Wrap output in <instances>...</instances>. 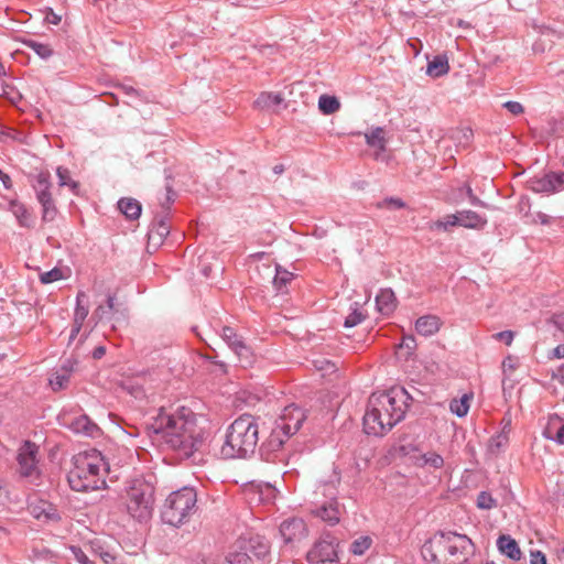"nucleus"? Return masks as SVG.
<instances>
[{
	"label": "nucleus",
	"mask_w": 564,
	"mask_h": 564,
	"mask_svg": "<svg viewBox=\"0 0 564 564\" xmlns=\"http://www.w3.org/2000/svg\"><path fill=\"white\" fill-rule=\"evenodd\" d=\"M150 427L182 456L189 457L202 446L204 432L197 424L196 414L188 408L160 409Z\"/></svg>",
	"instance_id": "1"
},
{
	"label": "nucleus",
	"mask_w": 564,
	"mask_h": 564,
	"mask_svg": "<svg viewBox=\"0 0 564 564\" xmlns=\"http://www.w3.org/2000/svg\"><path fill=\"white\" fill-rule=\"evenodd\" d=\"M408 400L406 391L400 388L371 394L364 416L365 432L375 436L384 435L404 417Z\"/></svg>",
	"instance_id": "2"
},
{
	"label": "nucleus",
	"mask_w": 564,
	"mask_h": 564,
	"mask_svg": "<svg viewBox=\"0 0 564 564\" xmlns=\"http://www.w3.org/2000/svg\"><path fill=\"white\" fill-rule=\"evenodd\" d=\"M474 552V543L456 532H442L426 541L421 550L425 561L437 564H463Z\"/></svg>",
	"instance_id": "3"
},
{
	"label": "nucleus",
	"mask_w": 564,
	"mask_h": 564,
	"mask_svg": "<svg viewBox=\"0 0 564 564\" xmlns=\"http://www.w3.org/2000/svg\"><path fill=\"white\" fill-rule=\"evenodd\" d=\"M74 466L69 470L67 480L75 491H89L106 488L105 475L108 466L102 455L91 449L74 456Z\"/></svg>",
	"instance_id": "4"
},
{
	"label": "nucleus",
	"mask_w": 564,
	"mask_h": 564,
	"mask_svg": "<svg viewBox=\"0 0 564 564\" xmlns=\"http://www.w3.org/2000/svg\"><path fill=\"white\" fill-rule=\"evenodd\" d=\"M259 426L252 415H241L229 426L219 454L225 459L246 458L258 444Z\"/></svg>",
	"instance_id": "5"
},
{
	"label": "nucleus",
	"mask_w": 564,
	"mask_h": 564,
	"mask_svg": "<svg viewBox=\"0 0 564 564\" xmlns=\"http://www.w3.org/2000/svg\"><path fill=\"white\" fill-rule=\"evenodd\" d=\"M124 502L132 518L139 521L148 520L153 512L154 487L141 478L131 480L126 489Z\"/></svg>",
	"instance_id": "6"
},
{
	"label": "nucleus",
	"mask_w": 564,
	"mask_h": 564,
	"mask_svg": "<svg viewBox=\"0 0 564 564\" xmlns=\"http://www.w3.org/2000/svg\"><path fill=\"white\" fill-rule=\"evenodd\" d=\"M197 497L194 489L185 487L172 492L165 500L162 517L171 525L185 523L196 511Z\"/></svg>",
	"instance_id": "7"
},
{
	"label": "nucleus",
	"mask_w": 564,
	"mask_h": 564,
	"mask_svg": "<svg viewBox=\"0 0 564 564\" xmlns=\"http://www.w3.org/2000/svg\"><path fill=\"white\" fill-rule=\"evenodd\" d=\"M305 419L306 415L301 408L294 404L285 406L275 422V427L272 432L273 440L278 441L281 445L284 442L281 436L288 438L294 435L300 430Z\"/></svg>",
	"instance_id": "8"
},
{
	"label": "nucleus",
	"mask_w": 564,
	"mask_h": 564,
	"mask_svg": "<svg viewBox=\"0 0 564 564\" xmlns=\"http://www.w3.org/2000/svg\"><path fill=\"white\" fill-rule=\"evenodd\" d=\"M269 551L268 543L260 538L239 540L227 556L228 564H253L252 556L262 557Z\"/></svg>",
	"instance_id": "9"
},
{
	"label": "nucleus",
	"mask_w": 564,
	"mask_h": 564,
	"mask_svg": "<svg viewBox=\"0 0 564 564\" xmlns=\"http://www.w3.org/2000/svg\"><path fill=\"white\" fill-rule=\"evenodd\" d=\"M39 446L32 442H24L18 451V473L32 484H37L41 478L39 464Z\"/></svg>",
	"instance_id": "10"
},
{
	"label": "nucleus",
	"mask_w": 564,
	"mask_h": 564,
	"mask_svg": "<svg viewBox=\"0 0 564 564\" xmlns=\"http://www.w3.org/2000/svg\"><path fill=\"white\" fill-rule=\"evenodd\" d=\"M410 462L417 468H424L430 471L442 469L445 465L444 457L436 451L429 449L422 452L419 448H413L405 453Z\"/></svg>",
	"instance_id": "11"
},
{
	"label": "nucleus",
	"mask_w": 564,
	"mask_h": 564,
	"mask_svg": "<svg viewBox=\"0 0 564 564\" xmlns=\"http://www.w3.org/2000/svg\"><path fill=\"white\" fill-rule=\"evenodd\" d=\"M280 533L286 544H299L307 538L308 530L302 519L292 518L282 522Z\"/></svg>",
	"instance_id": "12"
},
{
	"label": "nucleus",
	"mask_w": 564,
	"mask_h": 564,
	"mask_svg": "<svg viewBox=\"0 0 564 564\" xmlns=\"http://www.w3.org/2000/svg\"><path fill=\"white\" fill-rule=\"evenodd\" d=\"M28 510L36 520L43 522H55L59 520L57 509L43 499L34 498L30 500Z\"/></svg>",
	"instance_id": "13"
},
{
	"label": "nucleus",
	"mask_w": 564,
	"mask_h": 564,
	"mask_svg": "<svg viewBox=\"0 0 564 564\" xmlns=\"http://www.w3.org/2000/svg\"><path fill=\"white\" fill-rule=\"evenodd\" d=\"M337 554L335 546L332 542L321 541L317 542L313 549L307 553V560L311 563H325L335 561Z\"/></svg>",
	"instance_id": "14"
},
{
	"label": "nucleus",
	"mask_w": 564,
	"mask_h": 564,
	"mask_svg": "<svg viewBox=\"0 0 564 564\" xmlns=\"http://www.w3.org/2000/svg\"><path fill=\"white\" fill-rule=\"evenodd\" d=\"M32 187L35 192L36 199L43 200L52 196V183H51V174L48 171H40L33 176Z\"/></svg>",
	"instance_id": "15"
},
{
	"label": "nucleus",
	"mask_w": 564,
	"mask_h": 564,
	"mask_svg": "<svg viewBox=\"0 0 564 564\" xmlns=\"http://www.w3.org/2000/svg\"><path fill=\"white\" fill-rule=\"evenodd\" d=\"M32 187L35 192L36 199L43 200L52 196V183H51V174L48 171H40L33 176Z\"/></svg>",
	"instance_id": "16"
},
{
	"label": "nucleus",
	"mask_w": 564,
	"mask_h": 564,
	"mask_svg": "<svg viewBox=\"0 0 564 564\" xmlns=\"http://www.w3.org/2000/svg\"><path fill=\"white\" fill-rule=\"evenodd\" d=\"M315 514L328 524L334 525L339 522L341 509L339 503L333 499L317 508Z\"/></svg>",
	"instance_id": "17"
},
{
	"label": "nucleus",
	"mask_w": 564,
	"mask_h": 564,
	"mask_svg": "<svg viewBox=\"0 0 564 564\" xmlns=\"http://www.w3.org/2000/svg\"><path fill=\"white\" fill-rule=\"evenodd\" d=\"M442 327V321L435 315H424L416 319L415 330L417 334L429 337L433 336Z\"/></svg>",
	"instance_id": "18"
},
{
	"label": "nucleus",
	"mask_w": 564,
	"mask_h": 564,
	"mask_svg": "<svg viewBox=\"0 0 564 564\" xmlns=\"http://www.w3.org/2000/svg\"><path fill=\"white\" fill-rule=\"evenodd\" d=\"M459 226L468 229H482L487 219L474 210H460L457 212Z\"/></svg>",
	"instance_id": "19"
},
{
	"label": "nucleus",
	"mask_w": 564,
	"mask_h": 564,
	"mask_svg": "<svg viewBox=\"0 0 564 564\" xmlns=\"http://www.w3.org/2000/svg\"><path fill=\"white\" fill-rule=\"evenodd\" d=\"M378 311L382 314H390L395 308V295L392 290H381L376 297Z\"/></svg>",
	"instance_id": "20"
},
{
	"label": "nucleus",
	"mask_w": 564,
	"mask_h": 564,
	"mask_svg": "<svg viewBox=\"0 0 564 564\" xmlns=\"http://www.w3.org/2000/svg\"><path fill=\"white\" fill-rule=\"evenodd\" d=\"M10 210L15 216L20 226L22 227H32L34 223V218L31 212L20 202L11 200L10 202Z\"/></svg>",
	"instance_id": "21"
},
{
	"label": "nucleus",
	"mask_w": 564,
	"mask_h": 564,
	"mask_svg": "<svg viewBox=\"0 0 564 564\" xmlns=\"http://www.w3.org/2000/svg\"><path fill=\"white\" fill-rule=\"evenodd\" d=\"M449 72L448 58L446 55L435 56L427 64L426 74L431 77L437 78L446 75Z\"/></svg>",
	"instance_id": "22"
},
{
	"label": "nucleus",
	"mask_w": 564,
	"mask_h": 564,
	"mask_svg": "<svg viewBox=\"0 0 564 564\" xmlns=\"http://www.w3.org/2000/svg\"><path fill=\"white\" fill-rule=\"evenodd\" d=\"M498 549L502 554H506L511 560H520L521 557V551L518 546V543L516 540L511 539L508 535H501L498 541Z\"/></svg>",
	"instance_id": "23"
},
{
	"label": "nucleus",
	"mask_w": 564,
	"mask_h": 564,
	"mask_svg": "<svg viewBox=\"0 0 564 564\" xmlns=\"http://www.w3.org/2000/svg\"><path fill=\"white\" fill-rule=\"evenodd\" d=\"M89 312L88 296L84 291H79L76 296V307L74 312V322L83 325Z\"/></svg>",
	"instance_id": "24"
},
{
	"label": "nucleus",
	"mask_w": 564,
	"mask_h": 564,
	"mask_svg": "<svg viewBox=\"0 0 564 564\" xmlns=\"http://www.w3.org/2000/svg\"><path fill=\"white\" fill-rule=\"evenodd\" d=\"M473 398V393H465L458 399H453L449 403L451 412L458 417L465 416L469 411Z\"/></svg>",
	"instance_id": "25"
},
{
	"label": "nucleus",
	"mask_w": 564,
	"mask_h": 564,
	"mask_svg": "<svg viewBox=\"0 0 564 564\" xmlns=\"http://www.w3.org/2000/svg\"><path fill=\"white\" fill-rule=\"evenodd\" d=\"M118 207L129 219H137L141 214V204L133 198H121L118 202Z\"/></svg>",
	"instance_id": "26"
},
{
	"label": "nucleus",
	"mask_w": 564,
	"mask_h": 564,
	"mask_svg": "<svg viewBox=\"0 0 564 564\" xmlns=\"http://www.w3.org/2000/svg\"><path fill=\"white\" fill-rule=\"evenodd\" d=\"M283 101L280 94L261 93L254 101V106L259 109H269L279 106Z\"/></svg>",
	"instance_id": "27"
},
{
	"label": "nucleus",
	"mask_w": 564,
	"mask_h": 564,
	"mask_svg": "<svg viewBox=\"0 0 564 564\" xmlns=\"http://www.w3.org/2000/svg\"><path fill=\"white\" fill-rule=\"evenodd\" d=\"M366 142L369 147L377 149L379 152L386 149V137L382 128H376L365 134Z\"/></svg>",
	"instance_id": "28"
},
{
	"label": "nucleus",
	"mask_w": 564,
	"mask_h": 564,
	"mask_svg": "<svg viewBox=\"0 0 564 564\" xmlns=\"http://www.w3.org/2000/svg\"><path fill=\"white\" fill-rule=\"evenodd\" d=\"M530 184L531 188L538 193H547L556 191L554 177L551 174L544 175L542 177H535L530 182Z\"/></svg>",
	"instance_id": "29"
},
{
	"label": "nucleus",
	"mask_w": 564,
	"mask_h": 564,
	"mask_svg": "<svg viewBox=\"0 0 564 564\" xmlns=\"http://www.w3.org/2000/svg\"><path fill=\"white\" fill-rule=\"evenodd\" d=\"M73 430L76 433H83L85 435L94 436L98 433L99 429L94 424L87 416L83 415L76 419L72 424Z\"/></svg>",
	"instance_id": "30"
},
{
	"label": "nucleus",
	"mask_w": 564,
	"mask_h": 564,
	"mask_svg": "<svg viewBox=\"0 0 564 564\" xmlns=\"http://www.w3.org/2000/svg\"><path fill=\"white\" fill-rule=\"evenodd\" d=\"M39 204L41 205L43 221H53L56 219L58 209L53 195L43 200H39Z\"/></svg>",
	"instance_id": "31"
},
{
	"label": "nucleus",
	"mask_w": 564,
	"mask_h": 564,
	"mask_svg": "<svg viewBox=\"0 0 564 564\" xmlns=\"http://www.w3.org/2000/svg\"><path fill=\"white\" fill-rule=\"evenodd\" d=\"M318 108L324 115H333L340 108V102L335 96L322 95L318 99Z\"/></svg>",
	"instance_id": "32"
},
{
	"label": "nucleus",
	"mask_w": 564,
	"mask_h": 564,
	"mask_svg": "<svg viewBox=\"0 0 564 564\" xmlns=\"http://www.w3.org/2000/svg\"><path fill=\"white\" fill-rule=\"evenodd\" d=\"M56 174H57L58 184L61 187L68 186L73 191L74 194H76V195L78 194L79 183L74 181L70 177V173L67 169H65L63 166H58L56 170Z\"/></svg>",
	"instance_id": "33"
},
{
	"label": "nucleus",
	"mask_w": 564,
	"mask_h": 564,
	"mask_svg": "<svg viewBox=\"0 0 564 564\" xmlns=\"http://www.w3.org/2000/svg\"><path fill=\"white\" fill-rule=\"evenodd\" d=\"M313 365L322 376H329L337 371V364L325 357H317L313 360Z\"/></svg>",
	"instance_id": "34"
},
{
	"label": "nucleus",
	"mask_w": 564,
	"mask_h": 564,
	"mask_svg": "<svg viewBox=\"0 0 564 564\" xmlns=\"http://www.w3.org/2000/svg\"><path fill=\"white\" fill-rule=\"evenodd\" d=\"M232 350L239 357V360L242 365L250 366L252 364V352L251 349L243 343V340H236Z\"/></svg>",
	"instance_id": "35"
},
{
	"label": "nucleus",
	"mask_w": 564,
	"mask_h": 564,
	"mask_svg": "<svg viewBox=\"0 0 564 564\" xmlns=\"http://www.w3.org/2000/svg\"><path fill=\"white\" fill-rule=\"evenodd\" d=\"M454 226H459L457 213L452 214V215H446L443 219L434 221L431 225V229L447 231L449 227H454Z\"/></svg>",
	"instance_id": "36"
},
{
	"label": "nucleus",
	"mask_w": 564,
	"mask_h": 564,
	"mask_svg": "<svg viewBox=\"0 0 564 564\" xmlns=\"http://www.w3.org/2000/svg\"><path fill=\"white\" fill-rule=\"evenodd\" d=\"M371 544L372 540L370 536H360L351 543L350 551L352 554L360 556L364 555L366 551L370 549Z\"/></svg>",
	"instance_id": "37"
},
{
	"label": "nucleus",
	"mask_w": 564,
	"mask_h": 564,
	"mask_svg": "<svg viewBox=\"0 0 564 564\" xmlns=\"http://www.w3.org/2000/svg\"><path fill=\"white\" fill-rule=\"evenodd\" d=\"M28 47L33 50L40 57L48 58L53 54V50L48 44L39 43L33 40H28L23 42Z\"/></svg>",
	"instance_id": "38"
},
{
	"label": "nucleus",
	"mask_w": 564,
	"mask_h": 564,
	"mask_svg": "<svg viewBox=\"0 0 564 564\" xmlns=\"http://www.w3.org/2000/svg\"><path fill=\"white\" fill-rule=\"evenodd\" d=\"M69 381V372L67 370H63L61 372H55L50 379V384L54 391H58L64 389Z\"/></svg>",
	"instance_id": "39"
},
{
	"label": "nucleus",
	"mask_w": 564,
	"mask_h": 564,
	"mask_svg": "<svg viewBox=\"0 0 564 564\" xmlns=\"http://www.w3.org/2000/svg\"><path fill=\"white\" fill-rule=\"evenodd\" d=\"M508 441H509L508 435L505 433H500V434L494 436L489 441V445H488L490 453H492L495 455L499 454L507 446Z\"/></svg>",
	"instance_id": "40"
},
{
	"label": "nucleus",
	"mask_w": 564,
	"mask_h": 564,
	"mask_svg": "<svg viewBox=\"0 0 564 564\" xmlns=\"http://www.w3.org/2000/svg\"><path fill=\"white\" fill-rule=\"evenodd\" d=\"M376 207L378 209H390V210L401 209V208L405 207V203L401 198H398V197H388V198H384V199L376 203Z\"/></svg>",
	"instance_id": "41"
},
{
	"label": "nucleus",
	"mask_w": 564,
	"mask_h": 564,
	"mask_svg": "<svg viewBox=\"0 0 564 564\" xmlns=\"http://www.w3.org/2000/svg\"><path fill=\"white\" fill-rule=\"evenodd\" d=\"M259 499L264 502L273 501L276 497V489L270 484L260 485L257 487Z\"/></svg>",
	"instance_id": "42"
},
{
	"label": "nucleus",
	"mask_w": 564,
	"mask_h": 564,
	"mask_svg": "<svg viewBox=\"0 0 564 564\" xmlns=\"http://www.w3.org/2000/svg\"><path fill=\"white\" fill-rule=\"evenodd\" d=\"M293 279V274L281 267H276V274L274 276V285L276 289H281L286 285Z\"/></svg>",
	"instance_id": "43"
},
{
	"label": "nucleus",
	"mask_w": 564,
	"mask_h": 564,
	"mask_svg": "<svg viewBox=\"0 0 564 564\" xmlns=\"http://www.w3.org/2000/svg\"><path fill=\"white\" fill-rule=\"evenodd\" d=\"M497 506L496 500L491 497L490 494L486 491L479 492L477 497V507L480 509H492Z\"/></svg>",
	"instance_id": "44"
},
{
	"label": "nucleus",
	"mask_w": 564,
	"mask_h": 564,
	"mask_svg": "<svg viewBox=\"0 0 564 564\" xmlns=\"http://www.w3.org/2000/svg\"><path fill=\"white\" fill-rule=\"evenodd\" d=\"M169 232H170V226L164 220H160L158 223L155 229H153L150 232L149 238L155 239V236H158V238L161 240L164 237H166L169 235Z\"/></svg>",
	"instance_id": "45"
},
{
	"label": "nucleus",
	"mask_w": 564,
	"mask_h": 564,
	"mask_svg": "<svg viewBox=\"0 0 564 564\" xmlns=\"http://www.w3.org/2000/svg\"><path fill=\"white\" fill-rule=\"evenodd\" d=\"M63 278V273L59 269L54 268L51 271L44 272L40 275V281L44 284L58 281Z\"/></svg>",
	"instance_id": "46"
},
{
	"label": "nucleus",
	"mask_w": 564,
	"mask_h": 564,
	"mask_svg": "<svg viewBox=\"0 0 564 564\" xmlns=\"http://www.w3.org/2000/svg\"><path fill=\"white\" fill-rule=\"evenodd\" d=\"M364 319H365V315L362 314V312L356 308V310H354L352 313H350L346 317L344 326L347 328L354 327V326L360 324Z\"/></svg>",
	"instance_id": "47"
},
{
	"label": "nucleus",
	"mask_w": 564,
	"mask_h": 564,
	"mask_svg": "<svg viewBox=\"0 0 564 564\" xmlns=\"http://www.w3.org/2000/svg\"><path fill=\"white\" fill-rule=\"evenodd\" d=\"M223 338L225 341L228 343V345L232 348L235 346V341L236 340H242L237 334L236 332L234 330V328L231 327H224L223 328V334H221Z\"/></svg>",
	"instance_id": "48"
},
{
	"label": "nucleus",
	"mask_w": 564,
	"mask_h": 564,
	"mask_svg": "<svg viewBox=\"0 0 564 564\" xmlns=\"http://www.w3.org/2000/svg\"><path fill=\"white\" fill-rule=\"evenodd\" d=\"M124 389L135 399H142L145 397L143 387L138 383H129L124 386Z\"/></svg>",
	"instance_id": "49"
},
{
	"label": "nucleus",
	"mask_w": 564,
	"mask_h": 564,
	"mask_svg": "<svg viewBox=\"0 0 564 564\" xmlns=\"http://www.w3.org/2000/svg\"><path fill=\"white\" fill-rule=\"evenodd\" d=\"M492 337L497 340H502L507 346H510L513 341L514 333L512 330H503L496 333Z\"/></svg>",
	"instance_id": "50"
},
{
	"label": "nucleus",
	"mask_w": 564,
	"mask_h": 564,
	"mask_svg": "<svg viewBox=\"0 0 564 564\" xmlns=\"http://www.w3.org/2000/svg\"><path fill=\"white\" fill-rule=\"evenodd\" d=\"M503 107L513 116L521 115L524 111L523 106L518 101H507Z\"/></svg>",
	"instance_id": "51"
},
{
	"label": "nucleus",
	"mask_w": 564,
	"mask_h": 564,
	"mask_svg": "<svg viewBox=\"0 0 564 564\" xmlns=\"http://www.w3.org/2000/svg\"><path fill=\"white\" fill-rule=\"evenodd\" d=\"M517 359L512 356H508L502 361V369L505 373L511 375L517 369Z\"/></svg>",
	"instance_id": "52"
},
{
	"label": "nucleus",
	"mask_w": 564,
	"mask_h": 564,
	"mask_svg": "<svg viewBox=\"0 0 564 564\" xmlns=\"http://www.w3.org/2000/svg\"><path fill=\"white\" fill-rule=\"evenodd\" d=\"M72 552L75 556V558L80 563V564H94L93 561H90L88 558V556L85 554V552L83 550H80L79 547H76V546H72Z\"/></svg>",
	"instance_id": "53"
},
{
	"label": "nucleus",
	"mask_w": 564,
	"mask_h": 564,
	"mask_svg": "<svg viewBox=\"0 0 564 564\" xmlns=\"http://www.w3.org/2000/svg\"><path fill=\"white\" fill-rule=\"evenodd\" d=\"M543 435L546 438L554 440L560 445H564V424L557 430L554 437L550 435L549 430H545Z\"/></svg>",
	"instance_id": "54"
},
{
	"label": "nucleus",
	"mask_w": 564,
	"mask_h": 564,
	"mask_svg": "<svg viewBox=\"0 0 564 564\" xmlns=\"http://www.w3.org/2000/svg\"><path fill=\"white\" fill-rule=\"evenodd\" d=\"M530 564H546L545 555L540 551L532 552Z\"/></svg>",
	"instance_id": "55"
},
{
	"label": "nucleus",
	"mask_w": 564,
	"mask_h": 564,
	"mask_svg": "<svg viewBox=\"0 0 564 564\" xmlns=\"http://www.w3.org/2000/svg\"><path fill=\"white\" fill-rule=\"evenodd\" d=\"M553 322H554L556 328L560 332L564 333V311L554 315Z\"/></svg>",
	"instance_id": "56"
},
{
	"label": "nucleus",
	"mask_w": 564,
	"mask_h": 564,
	"mask_svg": "<svg viewBox=\"0 0 564 564\" xmlns=\"http://www.w3.org/2000/svg\"><path fill=\"white\" fill-rule=\"evenodd\" d=\"M403 346H405L409 349H413L415 346L414 338L412 336L403 337V340L399 347L402 348Z\"/></svg>",
	"instance_id": "57"
},
{
	"label": "nucleus",
	"mask_w": 564,
	"mask_h": 564,
	"mask_svg": "<svg viewBox=\"0 0 564 564\" xmlns=\"http://www.w3.org/2000/svg\"><path fill=\"white\" fill-rule=\"evenodd\" d=\"M46 20L48 23L56 25L61 22V17L53 12V10H50V13L46 15Z\"/></svg>",
	"instance_id": "58"
},
{
	"label": "nucleus",
	"mask_w": 564,
	"mask_h": 564,
	"mask_svg": "<svg viewBox=\"0 0 564 564\" xmlns=\"http://www.w3.org/2000/svg\"><path fill=\"white\" fill-rule=\"evenodd\" d=\"M535 221L542 225H549L551 223V217L544 213H538Z\"/></svg>",
	"instance_id": "59"
},
{
	"label": "nucleus",
	"mask_w": 564,
	"mask_h": 564,
	"mask_svg": "<svg viewBox=\"0 0 564 564\" xmlns=\"http://www.w3.org/2000/svg\"><path fill=\"white\" fill-rule=\"evenodd\" d=\"M553 357L556 358V359L564 358V344L563 345H558V346H556L553 349Z\"/></svg>",
	"instance_id": "60"
},
{
	"label": "nucleus",
	"mask_w": 564,
	"mask_h": 564,
	"mask_svg": "<svg viewBox=\"0 0 564 564\" xmlns=\"http://www.w3.org/2000/svg\"><path fill=\"white\" fill-rule=\"evenodd\" d=\"M554 177V184L556 185V189L564 184V173L560 174H551Z\"/></svg>",
	"instance_id": "61"
},
{
	"label": "nucleus",
	"mask_w": 564,
	"mask_h": 564,
	"mask_svg": "<svg viewBox=\"0 0 564 564\" xmlns=\"http://www.w3.org/2000/svg\"><path fill=\"white\" fill-rule=\"evenodd\" d=\"M83 325H77L76 322L73 323V328L70 332L69 339H74L77 334L80 332Z\"/></svg>",
	"instance_id": "62"
},
{
	"label": "nucleus",
	"mask_w": 564,
	"mask_h": 564,
	"mask_svg": "<svg viewBox=\"0 0 564 564\" xmlns=\"http://www.w3.org/2000/svg\"><path fill=\"white\" fill-rule=\"evenodd\" d=\"M0 180L2 181L3 185L6 188H10L11 187V178L8 174H2V176H0Z\"/></svg>",
	"instance_id": "63"
},
{
	"label": "nucleus",
	"mask_w": 564,
	"mask_h": 564,
	"mask_svg": "<svg viewBox=\"0 0 564 564\" xmlns=\"http://www.w3.org/2000/svg\"><path fill=\"white\" fill-rule=\"evenodd\" d=\"M101 557H102L105 564H112L115 561V557L109 553L102 554Z\"/></svg>",
	"instance_id": "64"
}]
</instances>
